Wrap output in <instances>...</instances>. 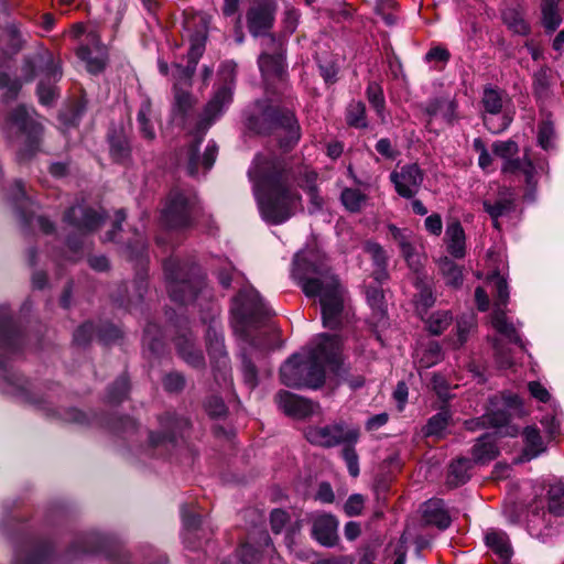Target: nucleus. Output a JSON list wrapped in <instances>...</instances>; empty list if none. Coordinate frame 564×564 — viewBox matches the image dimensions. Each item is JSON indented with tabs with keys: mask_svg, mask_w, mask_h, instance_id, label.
<instances>
[{
	"mask_svg": "<svg viewBox=\"0 0 564 564\" xmlns=\"http://www.w3.org/2000/svg\"><path fill=\"white\" fill-rule=\"evenodd\" d=\"M550 69L541 68L533 76L534 93L539 98L545 97L550 87Z\"/></svg>",
	"mask_w": 564,
	"mask_h": 564,
	"instance_id": "a18cd8bd",
	"label": "nucleus"
},
{
	"mask_svg": "<svg viewBox=\"0 0 564 564\" xmlns=\"http://www.w3.org/2000/svg\"><path fill=\"white\" fill-rule=\"evenodd\" d=\"M440 270L447 285L458 288L463 283V273L460 268L447 257L438 262Z\"/></svg>",
	"mask_w": 564,
	"mask_h": 564,
	"instance_id": "c9c22d12",
	"label": "nucleus"
},
{
	"mask_svg": "<svg viewBox=\"0 0 564 564\" xmlns=\"http://www.w3.org/2000/svg\"><path fill=\"white\" fill-rule=\"evenodd\" d=\"M554 134L553 126L549 121H544L539 127V143L540 145L547 150L551 148V141Z\"/></svg>",
	"mask_w": 564,
	"mask_h": 564,
	"instance_id": "6e6d98bb",
	"label": "nucleus"
},
{
	"mask_svg": "<svg viewBox=\"0 0 564 564\" xmlns=\"http://www.w3.org/2000/svg\"><path fill=\"white\" fill-rule=\"evenodd\" d=\"M422 517L427 524H434L440 529H446L451 524L444 502L438 499L429 500L423 505Z\"/></svg>",
	"mask_w": 564,
	"mask_h": 564,
	"instance_id": "5701e85b",
	"label": "nucleus"
},
{
	"mask_svg": "<svg viewBox=\"0 0 564 564\" xmlns=\"http://www.w3.org/2000/svg\"><path fill=\"white\" fill-rule=\"evenodd\" d=\"M475 327V317L473 314L462 316L457 321V343L456 347H460L468 338V334Z\"/></svg>",
	"mask_w": 564,
	"mask_h": 564,
	"instance_id": "c03bdc74",
	"label": "nucleus"
},
{
	"mask_svg": "<svg viewBox=\"0 0 564 564\" xmlns=\"http://www.w3.org/2000/svg\"><path fill=\"white\" fill-rule=\"evenodd\" d=\"M248 175L262 218L271 224L288 220L300 206L301 197L292 189L293 175L285 162L271 152L256 155Z\"/></svg>",
	"mask_w": 564,
	"mask_h": 564,
	"instance_id": "f257e3e1",
	"label": "nucleus"
},
{
	"mask_svg": "<svg viewBox=\"0 0 564 564\" xmlns=\"http://www.w3.org/2000/svg\"><path fill=\"white\" fill-rule=\"evenodd\" d=\"M279 408L289 416L304 419L314 413L315 405L307 399L295 395L288 391L276 394Z\"/></svg>",
	"mask_w": 564,
	"mask_h": 564,
	"instance_id": "aec40b11",
	"label": "nucleus"
},
{
	"mask_svg": "<svg viewBox=\"0 0 564 564\" xmlns=\"http://www.w3.org/2000/svg\"><path fill=\"white\" fill-rule=\"evenodd\" d=\"M394 6L393 0H380L376 7V12L382 18L388 25H393L397 22V17L392 13H387L386 9Z\"/></svg>",
	"mask_w": 564,
	"mask_h": 564,
	"instance_id": "052dcab7",
	"label": "nucleus"
},
{
	"mask_svg": "<svg viewBox=\"0 0 564 564\" xmlns=\"http://www.w3.org/2000/svg\"><path fill=\"white\" fill-rule=\"evenodd\" d=\"M77 55L91 74L102 72L108 61L107 48L101 44L99 36L95 32L87 34L86 43L80 45Z\"/></svg>",
	"mask_w": 564,
	"mask_h": 564,
	"instance_id": "4468645a",
	"label": "nucleus"
},
{
	"mask_svg": "<svg viewBox=\"0 0 564 564\" xmlns=\"http://www.w3.org/2000/svg\"><path fill=\"white\" fill-rule=\"evenodd\" d=\"M366 294H367V301L370 304V306L375 310V313L377 315L383 316V310H382L383 293H382V291L377 288H372V289H368Z\"/></svg>",
	"mask_w": 564,
	"mask_h": 564,
	"instance_id": "603ef678",
	"label": "nucleus"
},
{
	"mask_svg": "<svg viewBox=\"0 0 564 564\" xmlns=\"http://www.w3.org/2000/svg\"><path fill=\"white\" fill-rule=\"evenodd\" d=\"M300 11L294 8H288L283 17V25L286 34H292L299 24Z\"/></svg>",
	"mask_w": 564,
	"mask_h": 564,
	"instance_id": "864d4df0",
	"label": "nucleus"
},
{
	"mask_svg": "<svg viewBox=\"0 0 564 564\" xmlns=\"http://www.w3.org/2000/svg\"><path fill=\"white\" fill-rule=\"evenodd\" d=\"M153 110L152 105L149 99H144L139 108L137 115V121L139 124V130L142 137L149 141L155 139V129L153 124Z\"/></svg>",
	"mask_w": 564,
	"mask_h": 564,
	"instance_id": "c85d7f7f",
	"label": "nucleus"
},
{
	"mask_svg": "<svg viewBox=\"0 0 564 564\" xmlns=\"http://www.w3.org/2000/svg\"><path fill=\"white\" fill-rule=\"evenodd\" d=\"M340 199L346 209L356 213L366 205L368 197L358 188H345L341 192Z\"/></svg>",
	"mask_w": 564,
	"mask_h": 564,
	"instance_id": "e433bc0d",
	"label": "nucleus"
},
{
	"mask_svg": "<svg viewBox=\"0 0 564 564\" xmlns=\"http://www.w3.org/2000/svg\"><path fill=\"white\" fill-rule=\"evenodd\" d=\"M164 388L170 392H177L183 389L185 380L180 373H169L163 380Z\"/></svg>",
	"mask_w": 564,
	"mask_h": 564,
	"instance_id": "680f3d73",
	"label": "nucleus"
},
{
	"mask_svg": "<svg viewBox=\"0 0 564 564\" xmlns=\"http://www.w3.org/2000/svg\"><path fill=\"white\" fill-rule=\"evenodd\" d=\"M347 122L355 128H366V107L361 101H352L347 109Z\"/></svg>",
	"mask_w": 564,
	"mask_h": 564,
	"instance_id": "79ce46f5",
	"label": "nucleus"
},
{
	"mask_svg": "<svg viewBox=\"0 0 564 564\" xmlns=\"http://www.w3.org/2000/svg\"><path fill=\"white\" fill-rule=\"evenodd\" d=\"M482 106L489 116L484 117L485 126L492 133H499L503 131L509 124L510 119L502 117L500 122H496L494 116L500 113L503 105L502 94L494 88H486L482 95Z\"/></svg>",
	"mask_w": 564,
	"mask_h": 564,
	"instance_id": "f3484780",
	"label": "nucleus"
},
{
	"mask_svg": "<svg viewBox=\"0 0 564 564\" xmlns=\"http://www.w3.org/2000/svg\"><path fill=\"white\" fill-rule=\"evenodd\" d=\"M234 316V328L245 336L246 346L242 352V377L245 383L253 389L258 384L257 369L252 362V357L264 350L274 348L276 333L272 329L260 332L256 338L249 339L248 328L263 316L269 314L259 293L252 288L247 286L240 290L235 297L231 306Z\"/></svg>",
	"mask_w": 564,
	"mask_h": 564,
	"instance_id": "7ed1b4c3",
	"label": "nucleus"
},
{
	"mask_svg": "<svg viewBox=\"0 0 564 564\" xmlns=\"http://www.w3.org/2000/svg\"><path fill=\"white\" fill-rule=\"evenodd\" d=\"M305 437L311 444L326 448L339 444L351 445L359 437V429L345 422H336L324 426H310L305 431Z\"/></svg>",
	"mask_w": 564,
	"mask_h": 564,
	"instance_id": "1a4fd4ad",
	"label": "nucleus"
},
{
	"mask_svg": "<svg viewBox=\"0 0 564 564\" xmlns=\"http://www.w3.org/2000/svg\"><path fill=\"white\" fill-rule=\"evenodd\" d=\"M8 130H17L26 137L32 151L42 133V124L35 120L25 107L15 108L7 119Z\"/></svg>",
	"mask_w": 564,
	"mask_h": 564,
	"instance_id": "dca6fc26",
	"label": "nucleus"
},
{
	"mask_svg": "<svg viewBox=\"0 0 564 564\" xmlns=\"http://www.w3.org/2000/svg\"><path fill=\"white\" fill-rule=\"evenodd\" d=\"M366 498L360 494H354L348 497L344 505V511L349 517L359 516L365 507Z\"/></svg>",
	"mask_w": 564,
	"mask_h": 564,
	"instance_id": "de8ad7c7",
	"label": "nucleus"
},
{
	"mask_svg": "<svg viewBox=\"0 0 564 564\" xmlns=\"http://www.w3.org/2000/svg\"><path fill=\"white\" fill-rule=\"evenodd\" d=\"M451 414L447 410H442L433 415L425 427L426 435L441 436L448 425Z\"/></svg>",
	"mask_w": 564,
	"mask_h": 564,
	"instance_id": "a19ab883",
	"label": "nucleus"
},
{
	"mask_svg": "<svg viewBox=\"0 0 564 564\" xmlns=\"http://www.w3.org/2000/svg\"><path fill=\"white\" fill-rule=\"evenodd\" d=\"M435 303V296L430 288L423 286L420 289L415 297V307L419 314L425 313Z\"/></svg>",
	"mask_w": 564,
	"mask_h": 564,
	"instance_id": "49530a36",
	"label": "nucleus"
},
{
	"mask_svg": "<svg viewBox=\"0 0 564 564\" xmlns=\"http://www.w3.org/2000/svg\"><path fill=\"white\" fill-rule=\"evenodd\" d=\"M206 410L209 413V415L218 417L223 416L226 413V405L221 399L213 397L210 400L207 401Z\"/></svg>",
	"mask_w": 564,
	"mask_h": 564,
	"instance_id": "0e129e2a",
	"label": "nucleus"
},
{
	"mask_svg": "<svg viewBox=\"0 0 564 564\" xmlns=\"http://www.w3.org/2000/svg\"><path fill=\"white\" fill-rule=\"evenodd\" d=\"M486 545L495 552L501 560L511 558L513 551L508 535L499 530H489L485 535Z\"/></svg>",
	"mask_w": 564,
	"mask_h": 564,
	"instance_id": "b1692460",
	"label": "nucleus"
},
{
	"mask_svg": "<svg viewBox=\"0 0 564 564\" xmlns=\"http://www.w3.org/2000/svg\"><path fill=\"white\" fill-rule=\"evenodd\" d=\"M21 88V83L17 79H11L7 74H0V91L1 99L3 101H9L14 99L18 96V93Z\"/></svg>",
	"mask_w": 564,
	"mask_h": 564,
	"instance_id": "37998d69",
	"label": "nucleus"
},
{
	"mask_svg": "<svg viewBox=\"0 0 564 564\" xmlns=\"http://www.w3.org/2000/svg\"><path fill=\"white\" fill-rule=\"evenodd\" d=\"M249 127L259 133H270L273 130H282L285 138L281 141L282 148H289L300 139V127L293 112L282 111L269 104L268 100H259L249 118Z\"/></svg>",
	"mask_w": 564,
	"mask_h": 564,
	"instance_id": "39448f33",
	"label": "nucleus"
},
{
	"mask_svg": "<svg viewBox=\"0 0 564 564\" xmlns=\"http://www.w3.org/2000/svg\"><path fill=\"white\" fill-rule=\"evenodd\" d=\"M489 283L495 289V310L491 315L492 327L508 340L519 344L521 339L517 333L514 325L509 322L503 307L509 299V291L506 280L497 272L489 276Z\"/></svg>",
	"mask_w": 564,
	"mask_h": 564,
	"instance_id": "9d476101",
	"label": "nucleus"
},
{
	"mask_svg": "<svg viewBox=\"0 0 564 564\" xmlns=\"http://www.w3.org/2000/svg\"><path fill=\"white\" fill-rule=\"evenodd\" d=\"M425 229L435 236H440L442 234L443 229V223L442 218L438 214H432L429 217H426L425 221Z\"/></svg>",
	"mask_w": 564,
	"mask_h": 564,
	"instance_id": "69168bd1",
	"label": "nucleus"
},
{
	"mask_svg": "<svg viewBox=\"0 0 564 564\" xmlns=\"http://www.w3.org/2000/svg\"><path fill=\"white\" fill-rule=\"evenodd\" d=\"M275 11V0H254L246 14L249 32L253 36H263V39L269 36L268 33L274 23Z\"/></svg>",
	"mask_w": 564,
	"mask_h": 564,
	"instance_id": "ddd939ff",
	"label": "nucleus"
},
{
	"mask_svg": "<svg viewBox=\"0 0 564 564\" xmlns=\"http://www.w3.org/2000/svg\"><path fill=\"white\" fill-rule=\"evenodd\" d=\"M176 346L181 357L193 367H200L204 357L200 350L196 349L192 336H180L176 338Z\"/></svg>",
	"mask_w": 564,
	"mask_h": 564,
	"instance_id": "cd10ccee",
	"label": "nucleus"
},
{
	"mask_svg": "<svg viewBox=\"0 0 564 564\" xmlns=\"http://www.w3.org/2000/svg\"><path fill=\"white\" fill-rule=\"evenodd\" d=\"M482 205L486 213H488L494 220V226L499 228L498 218L514 210V193L511 188L501 187L495 202L485 199Z\"/></svg>",
	"mask_w": 564,
	"mask_h": 564,
	"instance_id": "412c9836",
	"label": "nucleus"
},
{
	"mask_svg": "<svg viewBox=\"0 0 564 564\" xmlns=\"http://www.w3.org/2000/svg\"><path fill=\"white\" fill-rule=\"evenodd\" d=\"M220 75L224 85L216 90L213 98L206 105L198 123L197 134H204L209 126L224 113L225 109L232 101L235 65L232 63H225L221 66Z\"/></svg>",
	"mask_w": 564,
	"mask_h": 564,
	"instance_id": "6e6552de",
	"label": "nucleus"
},
{
	"mask_svg": "<svg viewBox=\"0 0 564 564\" xmlns=\"http://www.w3.org/2000/svg\"><path fill=\"white\" fill-rule=\"evenodd\" d=\"M175 107L181 112L185 113L193 105V97L182 88H174Z\"/></svg>",
	"mask_w": 564,
	"mask_h": 564,
	"instance_id": "8fccbe9b",
	"label": "nucleus"
},
{
	"mask_svg": "<svg viewBox=\"0 0 564 564\" xmlns=\"http://www.w3.org/2000/svg\"><path fill=\"white\" fill-rule=\"evenodd\" d=\"M388 228H389L390 235L392 236L394 241L398 243L400 249L403 247H406V245H409L411 242L410 237L405 230H402L394 225H389Z\"/></svg>",
	"mask_w": 564,
	"mask_h": 564,
	"instance_id": "774afa93",
	"label": "nucleus"
},
{
	"mask_svg": "<svg viewBox=\"0 0 564 564\" xmlns=\"http://www.w3.org/2000/svg\"><path fill=\"white\" fill-rule=\"evenodd\" d=\"M446 240L448 252L455 258H463L465 254V232L458 221L447 226Z\"/></svg>",
	"mask_w": 564,
	"mask_h": 564,
	"instance_id": "393cba45",
	"label": "nucleus"
},
{
	"mask_svg": "<svg viewBox=\"0 0 564 564\" xmlns=\"http://www.w3.org/2000/svg\"><path fill=\"white\" fill-rule=\"evenodd\" d=\"M37 95L41 104L50 105L55 98V88L51 83L42 80L37 87Z\"/></svg>",
	"mask_w": 564,
	"mask_h": 564,
	"instance_id": "bf43d9fd",
	"label": "nucleus"
},
{
	"mask_svg": "<svg viewBox=\"0 0 564 564\" xmlns=\"http://www.w3.org/2000/svg\"><path fill=\"white\" fill-rule=\"evenodd\" d=\"M400 250L410 269L417 272L422 268V259L421 256L415 252L412 243L410 242L406 247H403Z\"/></svg>",
	"mask_w": 564,
	"mask_h": 564,
	"instance_id": "09e8293b",
	"label": "nucleus"
},
{
	"mask_svg": "<svg viewBox=\"0 0 564 564\" xmlns=\"http://www.w3.org/2000/svg\"><path fill=\"white\" fill-rule=\"evenodd\" d=\"M523 436L525 443L522 458L523 460H531L545 451L544 442L536 427H525L523 431Z\"/></svg>",
	"mask_w": 564,
	"mask_h": 564,
	"instance_id": "a878e982",
	"label": "nucleus"
},
{
	"mask_svg": "<svg viewBox=\"0 0 564 564\" xmlns=\"http://www.w3.org/2000/svg\"><path fill=\"white\" fill-rule=\"evenodd\" d=\"M498 455L495 440L489 435L481 436L473 448V458L476 463L486 464Z\"/></svg>",
	"mask_w": 564,
	"mask_h": 564,
	"instance_id": "c756f323",
	"label": "nucleus"
},
{
	"mask_svg": "<svg viewBox=\"0 0 564 564\" xmlns=\"http://www.w3.org/2000/svg\"><path fill=\"white\" fill-rule=\"evenodd\" d=\"M338 521L327 513H318L312 520V535L324 546H334L338 540Z\"/></svg>",
	"mask_w": 564,
	"mask_h": 564,
	"instance_id": "a211bd4d",
	"label": "nucleus"
},
{
	"mask_svg": "<svg viewBox=\"0 0 564 564\" xmlns=\"http://www.w3.org/2000/svg\"><path fill=\"white\" fill-rule=\"evenodd\" d=\"M129 389V383L127 378L120 377L113 384V387L109 391V398L113 402H119L127 394Z\"/></svg>",
	"mask_w": 564,
	"mask_h": 564,
	"instance_id": "5fc2aeb1",
	"label": "nucleus"
},
{
	"mask_svg": "<svg viewBox=\"0 0 564 564\" xmlns=\"http://www.w3.org/2000/svg\"><path fill=\"white\" fill-rule=\"evenodd\" d=\"M502 20L516 34L527 35L530 32V25L524 20V12L519 7L506 8L502 12Z\"/></svg>",
	"mask_w": 564,
	"mask_h": 564,
	"instance_id": "bb28decb",
	"label": "nucleus"
},
{
	"mask_svg": "<svg viewBox=\"0 0 564 564\" xmlns=\"http://www.w3.org/2000/svg\"><path fill=\"white\" fill-rule=\"evenodd\" d=\"M365 251L370 254L375 265L378 268L376 280H380L386 275L384 268L387 264V257L382 247L376 242L368 241L365 245Z\"/></svg>",
	"mask_w": 564,
	"mask_h": 564,
	"instance_id": "ea45409f",
	"label": "nucleus"
},
{
	"mask_svg": "<svg viewBox=\"0 0 564 564\" xmlns=\"http://www.w3.org/2000/svg\"><path fill=\"white\" fill-rule=\"evenodd\" d=\"M453 316L449 311L433 313L425 322L429 332L433 335L442 334L452 323Z\"/></svg>",
	"mask_w": 564,
	"mask_h": 564,
	"instance_id": "4c0bfd02",
	"label": "nucleus"
},
{
	"mask_svg": "<svg viewBox=\"0 0 564 564\" xmlns=\"http://www.w3.org/2000/svg\"><path fill=\"white\" fill-rule=\"evenodd\" d=\"M470 467L471 463L467 458H458L457 460L453 462L449 466L447 482L453 487L465 484L469 478L468 471Z\"/></svg>",
	"mask_w": 564,
	"mask_h": 564,
	"instance_id": "72a5a7b5",
	"label": "nucleus"
},
{
	"mask_svg": "<svg viewBox=\"0 0 564 564\" xmlns=\"http://www.w3.org/2000/svg\"><path fill=\"white\" fill-rule=\"evenodd\" d=\"M558 1L560 0L541 1L542 23L550 32L555 31L562 22V18L557 9Z\"/></svg>",
	"mask_w": 564,
	"mask_h": 564,
	"instance_id": "473e14b6",
	"label": "nucleus"
},
{
	"mask_svg": "<svg viewBox=\"0 0 564 564\" xmlns=\"http://www.w3.org/2000/svg\"><path fill=\"white\" fill-rule=\"evenodd\" d=\"M217 155V147L215 143L208 144L203 159L200 160L198 156V148L197 145L191 147L187 152V173L191 176H196L198 174V165L202 164L205 171L212 169L216 161Z\"/></svg>",
	"mask_w": 564,
	"mask_h": 564,
	"instance_id": "4be33fe9",
	"label": "nucleus"
},
{
	"mask_svg": "<svg viewBox=\"0 0 564 564\" xmlns=\"http://www.w3.org/2000/svg\"><path fill=\"white\" fill-rule=\"evenodd\" d=\"M341 343L337 336L322 334L307 356L302 360L300 355H293L280 369L281 380L289 387L318 388L324 383L325 369L336 370L341 361Z\"/></svg>",
	"mask_w": 564,
	"mask_h": 564,
	"instance_id": "20e7f679",
	"label": "nucleus"
},
{
	"mask_svg": "<svg viewBox=\"0 0 564 564\" xmlns=\"http://www.w3.org/2000/svg\"><path fill=\"white\" fill-rule=\"evenodd\" d=\"M367 98L371 107L377 112L378 117L380 118L381 123L387 122V115H386V100L383 96V90L375 82L369 83L367 87Z\"/></svg>",
	"mask_w": 564,
	"mask_h": 564,
	"instance_id": "f704fd0d",
	"label": "nucleus"
},
{
	"mask_svg": "<svg viewBox=\"0 0 564 564\" xmlns=\"http://www.w3.org/2000/svg\"><path fill=\"white\" fill-rule=\"evenodd\" d=\"M315 181H316V173L314 172H305L304 180L300 181L299 185L303 187L308 196L312 204V208L310 209L311 213H314L322 207L323 199L317 194L316 187H315Z\"/></svg>",
	"mask_w": 564,
	"mask_h": 564,
	"instance_id": "58836bf2",
	"label": "nucleus"
},
{
	"mask_svg": "<svg viewBox=\"0 0 564 564\" xmlns=\"http://www.w3.org/2000/svg\"><path fill=\"white\" fill-rule=\"evenodd\" d=\"M207 347L212 358H217V362L221 367H227V354L224 348L223 336L215 326H209L207 329Z\"/></svg>",
	"mask_w": 564,
	"mask_h": 564,
	"instance_id": "7c9ffc66",
	"label": "nucleus"
},
{
	"mask_svg": "<svg viewBox=\"0 0 564 564\" xmlns=\"http://www.w3.org/2000/svg\"><path fill=\"white\" fill-rule=\"evenodd\" d=\"M262 46L265 51L260 55L258 63L264 82L271 84L275 79H282L284 57L281 43L273 35H269L262 40Z\"/></svg>",
	"mask_w": 564,
	"mask_h": 564,
	"instance_id": "f8f14e48",
	"label": "nucleus"
},
{
	"mask_svg": "<svg viewBox=\"0 0 564 564\" xmlns=\"http://www.w3.org/2000/svg\"><path fill=\"white\" fill-rule=\"evenodd\" d=\"M390 180L400 196L411 198L422 185L423 172L416 164H406L395 169L390 174Z\"/></svg>",
	"mask_w": 564,
	"mask_h": 564,
	"instance_id": "2eb2a0df",
	"label": "nucleus"
},
{
	"mask_svg": "<svg viewBox=\"0 0 564 564\" xmlns=\"http://www.w3.org/2000/svg\"><path fill=\"white\" fill-rule=\"evenodd\" d=\"M508 420H509V416H508L507 412H505V411L491 412V413H487L482 417V425L488 424L494 427H499V426L507 424Z\"/></svg>",
	"mask_w": 564,
	"mask_h": 564,
	"instance_id": "13d9d810",
	"label": "nucleus"
},
{
	"mask_svg": "<svg viewBox=\"0 0 564 564\" xmlns=\"http://www.w3.org/2000/svg\"><path fill=\"white\" fill-rule=\"evenodd\" d=\"M474 148L479 152L478 164L482 170H487L492 162L491 155L480 139L474 141Z\"/></svg>",
	"mask_w": 564,
	"mask_h": 564,
	"instance_id": "e2e57ef3",
	"label": "nucleus"
},
{
	"mask_svg": "<svg viewBox=\"0 0 564 564\" xmlns=\"http://www.w3.org/2000/svg\"><path fill=\"white\" fill-rule=\"evenodd\" d=\"M194 204L195 196L191 192L178 188L171 191L162 212L164 224L171 228L187 226Z\"/></svg>",
	"mask_w": 564,
	"mask_h": 564,
	"instance_id": "9b49d317",
	"label": "nucleus"
},
{
	"mask_svg": "<svg viewBox=\"0 0 564 564\" xmlns=\"http://www.w3.org/2000/svg\"><path fill=\"white\" fill-rule=\"evenodd\" d=\"M104 220V215L83 205L73 206L65 215V221L82 232L97 229Z\"/></svg>",
	"mask_w": 564,
	"mask_h": 564,
	"instance_id": "6ab92c4d",
	"label": "nucleus"
},
{
	"mask_svg": "<svg viewBox=\"0 0 564 564\" xmlns=\"http://www.w3.org/2000/svg\"><path fill=\"white\" fill-rule=\"evenodd\" d=\"M343 457L346 462L349 474L352 477H357L359 475V464H358V455L351 446H346L343 449Z\"/></svg>",
	"mask_w": 564,
	"mask_h": 564,
	"instance_id": "3c124183",
	"label": "nucleus"
},
{
	"mask_svg": "<svg viewBox=\"0 0 564 564\" xmlns=\"http://www.w3.org/2000/svg\"><path fill=\"white\" fill-rule=\"evenodd\" d=\"M529 391L533 398L541 402H547L551 399L549 391L538 381L529 383Z\"/></svg>",
	"mask_w": 564,
	"mask_h": 564,
	"instance_id": "338daca9",
	"label": "nucleus"
},
{
	"mask_svg": "<svg viewBox=\"0 0 564 564\" xmlns=\"http://www.w3.org/2000/svg\"><path fill=\"white\" fill-rule=\"evenodd\" d=\"M184 36L189 41L188 65L183 67L174 65L173 78L174 88L189 86L191 79L195 73L196 64L205 50L207 37V20L203 14H194L184 21Z\"/></svg>",
	"mask_w": 564,
	"mask_h": 564,
	"instance_id": "423d86ee",
	"label": "nucleus"
},
{
	"mask_svg": "<svg viewBox=\"0 0 564 564\" xmlns=\"http://www.w3.org/2000/svg\"><path fill=\"white\" fill-rule=\"evenodd\" d=\"M492 153L503 161L501 172L503 174H522L525 183L524 196L534 198L538 185V171L530 158L524 154L522 159L517 158L519 145L513 140L496 141L491 145Z\"/></svg>",
	"mask_w": 564,
	"mask_h": 564,
	"instance_id": "0eeeda50",
	"label": "nucleus"
},
{
	"mask_svg": "<svg viewBox=\"0 0 564 564\" xmlns=\"http://www.w3.org/2000/svg\"><path fill=\"white\" fill-rule=\"evenodd\" d=\"M288 521H289V516L285 511L281 510V509H274L271 512L270 523H271V529L274 533H280Z\"/></svg>",
	"mask_w": 564,
	"mask_h": 564,
	"instance_id": "4d7b16f0",
	"label": "nucleus"
},
{
	"mask_svg": "<svg viewBox=\"0 0 564 564\" xmlns=\"http://www.w3.org/2000/svg\"><path fill=\"white\" fill-rule=\"evenodd\" d=\"M313 252L301 251L294 257L293 275L299 280L307 296H318L322 306L323 324L337 328L341 323L345 291L337 278Z\"/></svg>",
	"mask_w": 564,
	"mask_h": 564,
	"instance_id": "f03ea898",
	"label": "nucleus"
},
{
	"mask_svg": "<svg viewBox=\"0 0 564 564\" xmlns=\"http://www.w3.org/2000/svg\"><path fill=\"white\" fill-rule=\"evenodd\" d=\"M169 292L173 301L187 303L195 299L196 292L192 281L177 282L173 275H170Z\"/></svg>",
	"mask_w": 564,
	"mask_h": 564,
	"instance_id": "2f4dec72",
	"label": "nucleus"
}]
</instances>
